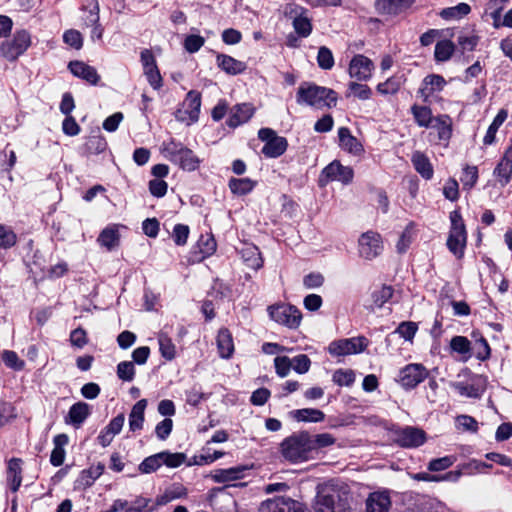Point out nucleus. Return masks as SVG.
Segmentation results:
<instances>
[{"label": "nucleus", "instance_id": "9b49d317", "mask_svg": "<svg viewBox=\"0 0 512 512\" xmlns=\"http://www.w3.org/2000/svg\"><path fill=\"white\" fill-rule=\"evenodd\" d=\"M354 177L353 169L343 166L339 161H333L321 172L320 183L326 184L331 181H339L345 185L352 182Z\"/></svg>", "mask_w": 512, "mask_h": 512}, {"label": "nucleus", "instance_id": "0e129e2a", "mask_svg": "<svg viewBox=\"0 0 512 512\" xmlns=\"http://www.w3.org/2000/svg\"><path fill=\"white\" fill-rule=\"evenodd\" d=\"M274 365L276 373L282 378L286 377L292 368L291 360L287 356L276 357L274 359Z\"/></svg>", "mask_w": 512, "mask_h": 512}, {"label": "nucleus", "instance_id": "2eb2a0df", "mask_svg": "<svg viewBox=\"0 0 512 512\" xmlns=\"http://www.w3.org/2000/svg\"><path fill=\"white\" fill-rule=\"evenodd\" d=\"M201 107V95L194 90L189 91L183 102V109L178 111V118L181 121H187L188 124L194 123L199 118Z\"/></svg>", "mask_w": 512, "mask_h": 512}, {"label": "nucleus", "instance_id": "72a5a7b5", "mask_svg": "<svg viewBox=\"0 0 512 512\" xmlns=\"http://www.w3.org/2000/svg\"><path fill=\"white\" fill-rule=\"evenodd\" d=\"M187 496V489L181 484H173L165 490L157 499V503L164 505L173 500L184 498Z\"/></svg>", "mask_w": 512, "mask_h": 512}, {"label": "nucleus", "instance_id": "dca6fc26", "mask_svg": "<svg viewBox=\"0 0 512 512\" xmlns=\"http://www.w3.org/2000/svg\"><path fill=\"white\" fill-rule=\"evenodd\" d=\"M374 69L373 62L364 55H356L349 64V75L358 81H366L371 78Z\"/></svg>", "mask_w": 512, "mask_h": 512}, {"label": "nucleus", "instance_id": "680f3d73", "mask_svg": "<svg viewBox=\"0 0 512 512\" xmlns=\"http://www.w3.org/2000/svg\"><path fill=\"white\" fill-rule=\"evenodd\" d=\"M292 363V368L295 372L299 374H304L309 371L311 361L305 354H300L295 356L293 359H290Z\"/></svg>", "mask_w": 512, "mask_h": 512}, {"label": "nucleus", "instance_id": "4c0bfd02", "mask_svg": "<svg viewBox=\"0 0 512 512\" xmlns=\"http://www.w3.org/2000/svg\"><path fill=\"white\" fill-rule=\"evenodd\" d=\"M470 11L471 8L468 4L459 3L456 6L442 9L439 15L445 20H457L468 15Z\"/></svg>", "mask_w": 512, "mask_h": 512}, {"label": "nucleus", "instance_id": "4d7b16f0", "mask_svg": "<svg viewBox=\"0 0 512 512\" xmlns=\"http://www.w3.org/2000/svg\"><path fill=\"white\" fill-rule=\"evenodd\" d=\"M17 236L12 229L0 225V248L8 249L15 245Z\"/></svg>", "mask_w": 512, "mask_h": 512}, {"label": "nucleus", "instance_id": "4be33fe9", "mask_svg": "<svg viewBox=\"0 0 512 512\" xmlns=\"http://www.w3.org/2000/svg\"><path fill=\"white\" fill-rule=\"evenodd\" d=\"M415 0H377L375 8L380 14L396 15L408 9Z\"/></svg>", "mask_w": 512, "mask_h": 512}, {"label": "nucleus", "instance_id": "20e7f679", "mask_svg": "<svg viewBox=\"0 0 512 512\" xmlns=\"http://www.w3.org/2000/svg\"><path fill=\"white\" fill-rule=\"evenodd\" d=\"M163 151L171 162L186 171H195L201 163V160L191 149L174 140L165 143Z\"/></svg>", "mask_w": 512, "mask_h": 512}, {"label": "nucleus", "instance_id": "cd10ccee", "mask_svg": "<svg viewBox=\"0 0 512 512\" xmlns=\"http://www.w3.org/2000/svg\"><path fill=\"white\" fill-rule=\"evenodd\" d=\"M411 161L415 170L426 180L433 177V167L426 155L420 151L412 154Z\"/></svg>", "mask_w": 512, "mask_h": 512}, {"label": "nucleus", "instance_id": "de8ad7c7", "mask_svg": "<svg viewBox=\"0 0 512 512\" xmlns=\"http://www.w3.org/2000/svg\"><path fill=\"white\" fill-rule=\"evenodd\" d=\"M162 465L170 468L179 467L186 460V455L183 453H171L168 451L160 452Z\"/></svg>", "mask_w": 512, "mask_h": 512}, {"label": "nucleus", "instance_id": "ea45409f", "mask_svg": "<svg viewBox=\"0 0 512 512\" xmlns=\"http://www.w3.org/2000/svg\"><path fill=\"white\" fill-rule=\"evenodd\" d=\"M507 118V111L501 109L498 114L495 116L493 122L488 127L486 135L484 136L483 142L485 145H491L495 141L496 133L499 127L503 124V122Z\"/></svg>", "mask_w": 512, "mask_h": 512}, {"label": "nucleus", "instance_id": "f3484780", "mask_svg": "<svg viewBox=\"0 0 512 512\" xmlns=\"http://www.w3.org/2000/svg\"><path fill=\"white\" fill-rule=\"evenodd\" d=\"M394 440L401 447H418L425 442V433L415 427H406L395 432Z\"/></svg>", "mask_w": 512, "mask_h": 512}, {"label": "nucleus", "instance_id": "c9c22d12", "mask_svg": "<svg viewBox=\"0 0 512 512\" xmlns=\"http://www.w3.org/2000/svg\"><path fill=\"white\" fill-rule=\"evenodd\" d=\"M393 293V288L388 285H383L379 289L374 290L371 294L373 304L370 309L383 307L392 298Z\"/></svg>", "mask_w": 512, "mask_h": 512}, {"label": "nucleus", "instance_id": "37998d69", "mask_svg": "<svg viewBox=\"0 0 512 512\" xmlns=\"http://www.w3.org/2000/svg\"><path fill=\"white\" fill-rule=\"evenodd\" d=\"M454 50L455 45L450 40L439 41L435 46L434 57L438 62L448 61Z\"/></svg>", "mask_w": 512, "mask_h": 512}, {"label": "nucleus", "instance_id": "b1692460", "mask_svg": "<svg viewBox=\"0 0 512 512\" xmlns=\"http://www.w3.org/2000/svg\"><path fill=\"white\" fill-rule=\"evenodd\" d=\"M339 146L354 155H359L363 151L361 143L351 134L347 127L338 129Z\"/></svg>", "mask_w": 512, "mask_h": 512}, {"label": "nucleus", "instance_id": "e433bc0d", "mask_svg": "<svg viewBox=\"0 0 512 512\" xmlns=\"http://www.w3.org/2000/svg\"><path fill=\"white\" fill-rule=\"evenodd\" d=\"M292 414L297 421L302 422H321L325 418V415L322 411L314 408L294 410Z\"/></svg>", "mask_w": 512, "mask_h": 512}, {"label": "nucleus", "instance_id": "338daca9", "mask_svg": "<svg viewBox=\"0 0 512 512\" xmlns=\"http://www.w3.org/2000/svg\"><path fill=\"white\" fill-rule=\"evenodd\" d=\"M70 342L72 346L79 349L88 343L87 333L83 328H76L70 333Z\"/></svg>", "mask_w": 512, "mask_h": 512}, {"label": "nucleus", "instance_id": "c03bdc74", "mask_svg": "<svg viewBox=\"0 0 512 512\" xmlns=\"http://www.w3.org/2000/svg\"><path fill=\"white\" fill-rule=\"evenodd\" d=\"M159 351L166 360H172L176 356V347L166 334L160 333L158 336Z\"/></svg>", "mask_w": 512, "mask_h": 512}, {"label": "nucleus", "instance_id": "bb28decb", "mask_svg": "<svg viewBox=\"0 0 512 512\" xmlns=\"http://www.w3.org/2000/svg\"><path fill=\"white\" fill-rule=\"evenodd\" d=\"M22 469L21 460L18 458H12L8 462L7 467V482L10 486L11 491L16 492L22 483Z\"/></svg>", "mask_w": 512, "mask_h": 512}, {"label": "nucleus", "instance_id": "052dcab7", "mask_svg": "<svg viewBox=\"0 0 512 512\" xmlns=\"http://www.w3.org/2000/svg\"><path fill=\"white\" fill-rule=\"evenodd\" d=\"M478 179V170L476 166H466L463 170V175L461 177V182L463 187L472 188Z\"/></svg>", "mask_w": 512, "mask_h": 512}, {"label": "nucleus", "instance_id": "a878e982", "mask_svg": "<svg viewBox=\"0 0 512 512\" xmlns=\"http://www.w3.org/2000/svg\"><path fill=\"white\" fill-rule=\"evenodd\" d=\"M217 347L220 357L229 359L234 352V343L230 331L226 328L219 330L217 335Z\"/></svg>", "mask_w": 512, "mask_h": 512}, {"label": "nucleus", "instance_id": "603ef678", "mask_svg": "<svg viewBox=\"0 0 512 512\" xmlns=\"http://www.w3.org/2000/svg\"><path fill=\"white\" fill-rule=\"evenodd\" d=\"M162 466L160 452L145 458L139 465L141 473L148 474Z\"/></svg>", "mask_w": 512, "mask_h": 512}, {"label": "nucleus", "instance_id": "8fccbe9b", "mask_svg": "<svg viewBox=\"0 0 512 512\" xmlns=\"http://www.w3.org/2000/svg\"><path fill=\"white\" fill-rule=\"evenodd\" d=\"M317 63L321 69L330 70L334 66L332 51L326 46H321L317 54Z\"/></svg>", "mask_w": 512, "mask_h": 512}, {"label": "nucleus", "instance_id": "5fc2aeb1", "mask_svg": "<svg viewBox=\"0 0 512 512\" xmlns=\"http://www.w3.org/2000/svg\"><path fill=\"white\" fill-rule=\"evenodd\" d=\"M293 27L296 33L301 37H308L312 31L310 20L302 15L296 16L293 20Z\"/></svg>", "mask_w": 512, "mask_h": 512}, {"label": "nucleus", "instance_id": "393cba45", "mask_svg": "<svg viewBox=\"0 0 512 512\" xmlns=\"http://www.w3.org/2000/svg\"><path fill=\"white\" fill-rule=\"evenodd\" d=\"M218 67L230 75L241 74L246 70V64L226 54H218L216 57Z\"/></svg>", "mask_w": 512, "mask_h": 512}, {"label": "nucleus", "instance_id": "6e6552de", "mask_svg": "<svg viewBox=\"0 0 512 512\" xmlns=\"http://www.w3.org/2000/svg\"><path fill=\"white\" fill-rule=\"evenodd\" d=\"M270 318L290 329H296L301 323V312L292 305L280 304L268 308Z\"/></svg>", "mask_w": 512, "mask_h": 512}, {"label": "nucleus", "instance_id": "c85d7f7f", "mask_svg": "<svg viewBox=\"0 0 512 512\" xmlns=\"http://www.w3.org/2000/svg\"><path fill=\"white\" fill-rule=\"evenodd\" d=\"M493 174L501 187L506 186L512 176V158L503 155L500 162L495 167Z\"/></svg>", "mask_w": 512, "mask_h": 512}, {"label": "nucleus", "instance_id": "ddd939ff", "mask_svg": "<svg viewBox=\"0 0 512 512\" xmlns=\"http://www.w3.org/2000/svg\"><path fill=\"white\" fill-rule=\"evenodd\" d=\"M453 389L463 397L480 398L486 390V380L482 376L474 375L466 382H455Z\"/></svg>", "mask_w": 512, "mask_h": 512}, {"label": "nucleus", "instance_id": "7c9ffc66", "mask_svg": "<svg viewBox=\"0 0 512 512\" xmlns=\"http://www.w3.org/2000/svg\"><path fill=\"white\" fill-rule=\"evenodd\" d=\"M120 235L116 226H108L98 236V243L111 251L119 244Z\"/></svg>", "mask_w": 512, "mask_h": 512}, {"label": "nucleus", "instance_id": "774afa93", "mask_svg": "<svg viewBox=\"0 0 512 512\" xmlns=\"http://www.w3.org/2000/svg\"><path fill=\"white\" fill-rule=\"evenodd\" d=\"M108 512H142L139 507L133 506L126 500L117 499Z\"/></svg>", "mask_w": 512, "mask_h": 512}, {"label": "nucleus", "instance_id": "423d86ee", "mask_svg": "<svg viewBox=\"0 0 512 512\" xmlns=\"http://www.w3.org/2000/svg\"><path fill=\"white\" fill-rule=\"evenodd\" d=\"M30 45V33L22 29L14 33L12 40L5 41L1 44L0 52L7 60L15 61L30 47Z\"/></svg>", "mask_w": 512, "mask_h": 512}, {"label": "nucleus", "instance_id": "3c124183", "mask_svg": "<svg viewBox=\"0 0 512 512\" xmlns=\"http://www.w3.org/2000/svg\"><path fill=\"white\" fill-rule=\"evenodd\" d=\"M1 359L7 367L16 371L22 370L25 365L24 361L18 357L17 353L11 350H4Z\"/></svg>", "mask_w": 512, "mask_h": 512}, {"label": "nucleus", "instance_id": "a18cd8bd", "mask_svg": "<svg viewBox=\"0 0 512 512\" xmlns=\"http://www.w3.org/2000/svg\"><path fill=\"white\" fill-rule=\"evenodd\" d=\"M103 471L104 465L100 463L83 470L80 475V483L87 487L91 486L102 475Z\"/></svg>", "mask_w": 512, "mask_h": 512}, {"label": "nucleus", "instance_id": "a19ab883", "mask_svg": "<svg viewBox=\"0 0 512 512\" xmlns=\"http://www.w3.org/2000/svg\"><path fill=\"white\" fill-rule=\"evenodd\" d=\"M411 111L416 123L421 127H429L434 122L431 109L426 106L414 105Z\"/></svg>", "mask_w": 512, "mask_h": 512}, {"label": "nucleus", "instance_id": "1a4fd4ad", "mask_svg": "<svg viewBox=\"0 0 512 512\" xmlns=\"http://www.w3.org/2000/svg\"><path fill=\"white\" fill-rule=\"evenodd\" d=\"M369 344L364 336L345 338L332 341L329 344L328 351L333 356H346L363 352Z\"/></svg>", "mask_w": 512, "mask_h": 512}, {"label": "nucleus", "instance_id": "f704fd0d", "mask_svg": "<svg viewBox=\"0 0 512 512\" xmlns=\"http://www.w3.org/2000/svg\"><path fill=\"white\" fill-rule=\"evenodd\" d=\"M242 258L248 267L257 270L262 267L263 260L257 247L249 245L242 249Z\"/></svg>", "mask_w": 512, "mask_h": 512}, {"label": "nucleus", "instance_id": "4468645a", "mask_svg": "<svg viewBox=\"0 0 512 512\" xmlns=\"http://www.w3.org/2000/svg\"><path fill=\"white\" fill-rule=\"evenodd\" d=\"M428 376V370L421 364H409L399 374V382L405 389H412L424 381Z\"/></svg>", "mask_w": 512, "mask_h": 512}, {"label": "nucleus", "instance_id": "6e6d98bb", "mask_svg": "<svg viewBox=\"0 0 512 512\" xmlns=\"http://www.w3.org/2000/svg\"><path fill=\"white\" fill-rule=\"evenodd\" d=\"M450 347L454 352L462 355H469L471 343L464 336H454L450 341Z\"/></svg>", "mask_w": 512, "mask_h": 512}, {"label": "nucleus", "instance_id": "bf43d9fd", "mask_svg": "<svg viewBox=\"0 0 512 512\" xmlns=\"http://www.w3.org/2000/svg\"><path fill=\"white\" fill-rule=\"evenodd\" d=\"M479 42V36L474 33H461L458 36L459 46L466 51H473Z\"/></svg>", "mask_w": 512, "mask_h": 512}, {"label": "nucleus", "instance_id": "58836bf2", "mask_svg": "<svg viewBox=\"0 0 512 512\" xmlns=\"http://www.w3.org/2000/svg\"><path fill=\"white\" fill-rule=\"evenodd\" d=\"M255 184L250 178H232L229 181V188L233 194L246 195L253 190Z\"/></svg>", "mask_w": 512, "mask_h": 512}, {"label": "nucleus", "instance_id": "6ab92c4d", "mask_svg": "<svg viewBox=\"0 0 512 512\" xmlns=\"http://www.w3.org/2000/svg\"><path fill=\"white\" fill-rule=\"evenodd\" d=\"M446 85V80L443 76L438 74H430L427 75L422 83L421 87L419 88V94L423 98L424 101H427V99L433 95L436 92H440L443 90V88Z\"/></svg>", "mask_w": 512, "mask_h": 512}, {"label": "nucleus", "instance_id": "864d4df0", "mask_svg": "<svg viewBox=\"0 0 512 512\" xmlns=\"http://www.w3.org/2000/svg\"><path fill=\"white\" fill-rule=\"evenodd\" d=\"M332 380L339 386H350L355 381V374L350 369H338L333 373Z\"/></svg>", "mask_w": 512, "mask_h": 512}, {"label": "nucleus", "instance_id": "2f4dec72", "mask_svg": "<svg viewBox=\"0 0 512 512\" xmlns=\"http://www.w3.org/2000/svg\"><path fill=\"white\" fill-rule=\"evenodd\" d=\"M245 466H236L226 469H218L213 474V479L218 483L234 481L242 478Z\"/></svg>", "mask_w": 512, "mask_h": 512}, {"label": "nucleus", "instance_id": "e2e57ef3", "mask_svg": "<svg viewBox=\"0 0 512 512\" xmlns=\"http://www.w3.org/2000/svg\"><path fill=\"white\" fill-rule=\"evenodd\" d=\"M205 39L200 35H188L184 40V48L189 53H195L204 45Z\"/></svg>", "mask_w": 512, "mask_h": 512}, {"label": "nucleus", "instance_id": "f03ea898", "mask_svg": "<svg viewBox=\"0 0 512 512\" xmlns=\"http://www.w3.org/2000/svg\"><path fill=\"white\" fill-rule=\"evenodd\" d=\"M296 101L299 105L322 109L335 106L337 94L330 88L318 86L312 82H303L298 87Z\"/></svg>", "mask_w": 512, "mask_h": 512}, {"label": "nucleus", "instance_id": "7ed1b4c3", "mask_svg": "<svg viewBox=\"0 0 512 512\" xmlns=\"http://www.w3.org/2000/svg\"><path fill=\"white\" fill-rule=\"evenodd\" d=\"M311 444L308 432L294 433L281 442L280 453L290 463H301L311 457Z\"/></svg>", "mask_w": 512, "mask_h": 512}, {"label": "nucleus", "instance_id": "a211bd4d", "mask_svg": "<svg viewBox=\"0 0 512 512\" xmlns=\"http://www.w3.org/2000/svg\"><path fill=\"white\" fill-rule=\"evenodd\" d=\"M255 108L252 104L242 103L233 106L230 110V115L227 119V125L236 128L247 121L253 116Z\"/></svg>", "mask_w": 512, "mask_h": 512}, {"label": "nucleus", "instance_id": "09e8293b", "mask_svg": "<svg viewBox=\"0 0 512 512\" xmlns=\"http://www.w3.org/2000/svg\"><path fill=\"white\" fill-rule=\"evenodd\" d=\"M312 453L319 448L331 446L335 443V438L329 433H321L316 435L310 434Z\"/></svg>", "mask_w": 512, "mask_h": 512}, {"label": "nucleus", "instance_id": "f8f14e48", "mask_svg": "<svg viewBox=\"0 0 512 512\" xmlns=\"http://www.w3.org/2000/svg\"><path fill=\"white\" fill-rule=\"evenodd\" d=\"M358 244L359 255L366 260L376 258L383 250L380 234L373 231L363 233L359 238Z\"/></svg>", "mask_w": 512, "mask_h": 512}, {"label": "nucleus", "instance_id": "9d476101", "mask_svg": "<svg viewBox=\"0 0 512 512\" xmlns=\"http://www.w3.org/2000/svg\"><path fill=\"white\" fill-rule=\"evenodd\" d=\"M259 512H308L306 507L289 497H274L261 503Z\"/></svg>", "mask_w": 512, "mask_h": 512}, {"label": "nucleus", "instance_id": "39448f33", "mask_svg": "<svg viewBox=\"0 0 512 512\" xmlns=\"http://www.w3.org/2000/svg\"><path fill=\"white\" fill-rule=\"evenodd\" d=\"M451 229L447 240L448 249L458 258L463 256L466 246V229L459 212L453 211L450 214Z\"/></svg>", "mask_w": 512, "mask_h": 512}, {"label": "nucleus", "instance_id": "49530a36", "mask_svg": "<svg viewBox=\"0 0 512 512\" xmlns=\"http://www.w3.org/2000/svg\"><path fill=\"white\" fill-rule=\"evenodd\" d=\"M402 84V77L393 76L385 82L379 83L377 85V90L379 93L384 95L395 94L401 88Z\"/></svg>", "mask_w": 512, "mask_h": 512}, {"label": "nucleus", "instance_id": "aec40b11", "mask_svg": "<svg viewBox=\"0 0 512 512\" xmlns=\"http://www.w3.org/2000/svg\"><path fill=\"white\" fill-rule=\"evenodd\" d=\"M90 413L91 410L89 404L85 402H77L70 407L68 414L65 417V423L73 425L75 428H79Z\"/></svg>", "mask_w": 512, "mask_h": 512}, {"label": "nucleus", "instance_id": "0eeeda50", "mask_svg": "<svg viewBox=\"0 0 512 512\" xmlns=\"http://www.w3.org/2000/svg\"><path fill=\"white\" fill-rule=\"evenodd\" d=\"M258 138L265 142L262 153L268 158H277L284 154L288 142L286 138L278 136L271 128H261L258 131Z\"/></svg>", "mask_w": 512, "mask_h": 512}, {"label": "nucleus", "instance_id": "412c9836", "mask_svg": "<svg viewBox=\"0 0 512 512\" xmlns=\"http://www.w3.org/2000/svg\"><path fill=\"white\" fill-rule=\"evenodd\" d=\"M69 70L74 76L84 79L92 85H96L100 79L96 69L82 61L70 62Z\"/></svg>", "mask_w": 512, "mask_h": 512}, {"label": "nucleus", "instance_id": "13d9d810", "mask_svg": "<svg viewBox=\"0 0 512 512\" xmlns=\"http://www.w3.org/2000/svg\"><path fill=\"white\" fill-rule=\"evenodd\" d=\"M117 375L123 381H132L135 375V367L133 362L123 361L117 365Z\"/></svg>", "mask_w": 512, "mask_h": 512}, {"label": "nucleus", "instance_id": "79ce46f5", "mask_svg": "<svg viewBox=\"0 0 512 512\" xmlns=\"http://www.w3.org/2000/svg\"><path fill=\"white\" fill-rule=\"evenodd\" d=\"M197 247L199 248V255H195V259L201 261L215 252L216 241L212 236H201Z\"/></svg>", "mask_w": 512, "mask_h": 512}, {"label": "nucleus", "instance_id": "473e14b6", "mask_svg": "<svg viewBox=\"0 0 512 512\" xmlns=\"http://www.w3.org/2000/svg\"><path fill=\"white\" fill-rule=\"evenodd\" d=\"M430 126L437 130L440 140L448 141L450 139L452 134V121L448 115L437 116Z\"/></svg>", "mask_w": 512, "mask_h": 512}, {"label": "nucleus", "instance_id": "c756f323", "mask_svg": "<svg viewBox=\"0 0 512 512\" xmlns=\"http://www.w3.org/2000/svg\"><path fill=\"white\" fill-rule=\"evenodd\" d=\"M147 407V400L141 399L134 404L129 414V428L131 431L140 430L144 422V412Z\"/></svg>", "mask_w": 512, "mask_h": 512}, {"label": "nucleus", "instance_id": "f257e3e1", "mask_svg": "<svg viewBox=\"0 0 512 512\" xmlns=\"http://www.w3.org/2000/svg\"><path fill=\"white\" fill-rule=\"evenodd\" d=\"M314 512H351V494L347 485L329 481L318 485Z\"/></svg>", "mask_w": 512, "mask_h": 512}, {"label": "nucleus", "instance_id": "5701e85b", "mask_svg": "<svg viewBox=\"0 0 512 512\" xmlns=\"http://www.w3.org/2000/svg\"><path fill=\"white\" fill-rule=\"evenodd\" d=\"M391 500L386 492H374L366 500V512H389Z\"/></svg>", "mask_w": 512, "mask_h": 512}, {"label": "nucleus", "instance_id": "69168bd1", "mask_svg": "<svg viewBox=\"0 0 512 512\" xmlns=\"http://www.w3.org/2000/svg\"><path fill=\"white\" fill-rule=\"evenodd\" d=\"M63 40L75 49H80L83 45L81 33L74 29L67 30L63 35Z\"/></svg>", "mask_w": 512, "mask_h": 512}]
</instances>
